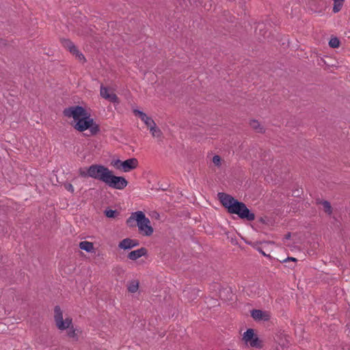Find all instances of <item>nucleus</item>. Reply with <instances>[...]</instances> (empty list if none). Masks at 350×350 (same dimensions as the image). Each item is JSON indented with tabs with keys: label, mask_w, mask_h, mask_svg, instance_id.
Segmentation results:
<instances>
[{
	"label": "nucleus",
	"mask_w": 350,
	"mask_h": 350,
	"mask_svg": "<svg viewBox=\"0 0 350 350\" xmlns=\"http://www.w3.org/2000/svg\"><path fill=\"white\" fill-rule=\"evenodd\" d=\"M63 115L73 118L70 125L77 131L83 132L89 129L90 134H85L86 136H94L100 132V126L91 118L90 113L82 106L74 105L65 108Z\"/></svg>",
	"instance_id": "1"
},
{
	"label": "nucleus",
	"mask_w": 350,
	"mask_h": 350,
	"mask_svg": "<svg viewBox=\"0 0 350 350\" xmlns=\"http://www.w3.org/2000/svg\"><path fill=\"white\" fill-rule=\"evenodd\" d=\"M217 198L221 206L228 213L237 215L240 219L247 221L255 219V214L247 207L244 202L224 192H219Z\"/></svg>",
	"instance_id": "2"
},
{
	"label": "nucleus",
	"mask_w": 350,
	"mask_h": 350,
	"mask_svg": "<svg viewBox=\"0 0 350 350\" xmlns=\"http://www.w3.org/2000/svg\"><path fill=\"white\" fill-rule=\"evenodd\" d=\"M111 171L104 165L95 163L88 167L79 168V175L83 178H92L105 183Z\"/></svg>",
	"instance_id": "3"
},
{
	"label": "nucleus",
	"mask_w": 350,
	"mask_h": 350,
	"mask_svg": "<svg viewBox=\"0 0 350 350\" xmlns=\"http://www.w3.org/2000/svg\"><path fill=\"white\" fill-rule=\"evenodd\" d=\"M242 340L245 343L256 349H262L264 346L263 341L259 338L255 329L252 328H248L243 334Z\"/></svg>",
	"instance_id": "4"
},
{
	"label": "nucleus",
	"mask_w": 350,
	"mask_h": 350,
	"mask_svg": "<svg viewBox=\"0 0 350 350\" xmlns=\"http://www.w3.org/2000/svg\"><path fill=\"white\" fill-rule=\"evenodd\" d=\"M54 320L57 327L60 330H65L72 326V319L70 317L63 319V312L59 306L54 308Z\"/></svg>",
	"instance_id": "5"
},
{
	"label": "nucleus",
	"mask_w": 350,
	"mask_h": 350,
	"mask_svg": "<svg viewBox=\"0 0 350 350\" xmlns=\"http://www.w3.org/2000/svg\"><path fill=\"white\" fill-rule=\"evenodd\" d=\"M105 184L111 188L122 190L128 185L129 182L124 176H116L111 170Z\"/></svg>",
	"instance_id": "6"
},
{
	"label": "nucleus",
	"mask_w": 350,
	"mask_h": 350,
	"mask_svg": "<svg viewBox=\"0 0 350 350\" xmlns=\"http://www.w3.org/2000/svg\"><path fill=\"white\" fill-rule=\"evenodd\" d=\"M137 215L139 221L137 226L139 233L146 237L151 236L154 232V229L150 225V220L146 217L144 212H142V215L140 214Z\"/></svg>",
	"instance_id": "7"
},
{
	"label": "nucleus",
	"mask_w": 350,
	"mask_h": 350,
	"mask_svg": "<svg viewBox=\"0 0 350 350\" xmlns=\"http://www.w3.org/2000/svg\"><path fill=\"white\" fill-rule=\"evenodd\" d=\"M113 165L118 170L124 172H129L135 169L138 165V161L136 158H131L125 161L116 159L113 161Z\"/></svg>",
	"instance_id": "8"
},
{
	"label": "nucleus",
	"mask_w": 350,
	"mask_h": 350,
	"mask_svg": "<svg viewBox=\"0 0 350 350\" xmlns=\"http://www.w3.org/2000/svg\"><path fill=\"white\" fill-rule=\"evenodd\" d=\"M100 94L103 98L113 103V104H119L120 102L117 95L113 92H110L109 88L104 86L103 85H101L100 86Z\"/></svg>",
	"instance_id": "9"
},
{
	"label": "nucleus",
	"mask_w": 350,
	"mask_h": 350,
	"mask_svg": "<svg viewBox=\"0 0 350 350\" xmlns=\"http://www.w3.org/2000/svg\"><path fill=\"white\" fill-rule=\"evenodd\" d=\"M250 314L256 321H268L271 317L269 312L258 309H252L250 311Z\"/></svg>",
	"instance_id": "10"
},
{
	"label": "nucleus",
	"mask_w": 350,
	"mask_h": 350,
	"mask_svg": "<svg viewBox=\"0 0 350 350\" xmlns=\"http://www.w3.org/2000/svg\"><path fill=\"white\" fill-rule=\"evenodd\" d=\"M139 245V241L137 239L125 238L118 243V247L124 250H129Z\"/></svg>",
	"instance_id": "11"
},
{
	"label": "nucleus",
	"mask_w": 350,
	"mask_h": 350,
	"mask_svg": "<svg viewBox=\"0 0 350 350\" xmlns=\"http://www.w3.org/2000/svg\"><path fill=\"white\" fill-rule=\"evenodd\" d=\"M254 32L260 41H261L262 39L268 38L269 35V33L266 29V25L264 23H258L255 27Z\"/></svg>",
	"instance_id": "12"
},
{
	"label": "nucleus",
	"mask_w": 350,
	"mask_h": 350,
	"mask_svg": "<svg viewBox=\"0 0 350 350\" xmlns=\"http://www.w3.org/2000/svg\"><path fill=\"white\" fill-rule=\"evenodd\" d=\"M147 254L148 250L146 247H141L138 250L130 252L127 255V258L132 260H136L142 256H147Z\"/></svg>",
	"instance_id": "13"
},
{
	"label": "nucleus",
	"mask_w": 350,
	"mask_h": 350,
	"mask_svg": "<svg viewBox=\"0 0 350 350\" xmlns=\"http://www.w3.org/2000/svg\"><path fill=\"white\" fill-rule=\"evenodd\" d=\"M60 41L64 48L68 51L72 55H73L75 52H77L78 48L70 39L62 38Z\"/></svg>",
	"instance_id": "14"
},
{
	"label": "nucleus",
	"mask_w": 350,
	"mask_h": 350,
	"mask_svg": "<svg viewBox=\"0 0 350 350\" xmlns=\"http://www.w3.org/2000/svg\"><path fill=\"white\" fill-rule=\"evenodd\" d=\"M133 113L136 116H138L144 123L148 126L154 122L151 117L148 116L144 112L139 109H134Z\"/></svg>",
	"instance_id": "15"
},
{
	"label": "nucleus",
	"mask_w": 350,
	"mask_h": 350,
	"mask_svg": "<svg viewBox=\"0 0 350 350\" xmlns=\"http://www.w3.org/2000/svg\"><path fill=\"white\" fill-rule=\"evenodd\" d=\"M219 297L225 301L232 300L233 293L230 287L222 288L219 291Z\"/></svg>",
	"instance_id": "16"
},
{
	"label": "nucleus",
	"mask_w": 350,
	"mask_h": 350,
	"mask_svg": "<svg viewBox=\"0 0 350 350\" xmlns=\"http://www.w3.org/2000/svg\"><path fill=\"white\" fill-rule=\"evenodd\" d=\"M142 211H138L131 213V215L126 219V225L131 228L135 227L138 224V214L142 215Z\"/></svg>",
	"instance_id": "17"
},
{
	"label": "nucleus",
	"mask_w": 350,
	"mask_h": 350,
	"mask_svg": "<svg viewBox=\"0 0 350 350\" xmlns=\"http://www.w3.org/2000/svg\"><path fill=\"white\" fill-rule=\"evenodd\" d=\"M79 247L81 250H84L89 253H95V248L94 247V244L92 242H89L87 241H81L79 243Z\"/></svg>",
	"instance_id": "18"
},
{
	"label": "nucleus",
	"mask_w": 350,
	"mask_h": 350,
	"mask_svg": "<svg viewBox=\"0 0 350 350\" xmlns=\"http://www.w3.org/2000/svg\"><path fill=\"white\" fill-rule=\"evenodd\" d=\"M250 125L254 130L259 133H264L265 132V128L261 126L258 121L256 120H250Z\"/></svg>",
	"instance_id": "19"
},
{
	"label": "nucleus",
	"mask_w": 350,
	"mask_h": 350,
	"mask_svg": "<svg viewBox=\"0 0 350 350\" xmlns=\"http://www.w3.org/2000/svg\"><path fill=\"white\" fill-rule=\"evenodd\" d=\"M148 127L150 129V131L153 137H159L162 135L161 131L157 126L154 122Z\"/></svg>",
	"instance_id": "20"
},
{
	"label": "nucleus",
	"mask_w": 350,
	"mask_h": 350,
	"mask_svg": "<svg viewBox=\"0 0 350 350\" xmlns=\"http://www.w3.org/2000/svg\"><path fill=\"white\" fill-rule=\"evenodd\" d=\"M104 215L107 218L115 219L120 215V212L108 207L104 211Z\"/></svg>",
	"instance_id": "21"
},
{
	"label": "nucleus",
	"mask_w": 350,
	"mask_h": 350,
	"mask_svg": "<svg viewBox=\"0 0 350 350\" xmlns=\"http://www.w3.org/2000/svg\"><path fill=\"white\" fill-rule=\"evenodd\" d=\"M139 286L138 280H131L128 286V291L134 293L137 291Z\"/></svg>",
	"instance_id": "22"
},
{
	"label": "nucleus",
	"mask_w": 350,
	"mask_h": 350,
	"mask_svg": "<svg viewBox=\"0 0 350 350\" xmlns=\"http://www.w3.org/2000/svg\"><path fill=\"white\" fill-rule=\"evenodd\" d=\"M334 1V6L332 11L334 13H338L342 9L345 0H332Z\"/></svg>",
	"instance_id": "23"
},
{
	"label": "nucleus",
	"mask_w": 350,
	"mask_h": 350,
	"mask_svg": "<svg viewBox=\"0 0 350 350\" xmlns=\"http://www.w3.org/2000/svg\"><path fill=\"white\" fill-rule=\"evenodd\" d=\"M248 244L251 245L254 248L256 249L257 251H258L261 254H262L264 256H267L269 258H271V256L269 254H267L260 247L258 246V245L262 244V243L260 241H256L254 243L250 242Z\"/></svg>",
	"instance_id": "24"
},
{
	"label": "nucleus",
	"mask_w": 350,
	"mask_h": 350,
	"mask_svg": "<svg viewBox=\"0 0 350 350\" xmlns=\"http://www.w3.org/2000/svg\"><path fill=\"white\" fill-rule=\"evenodd\" d=\"M323 206L324 211L328 215H331L332 213V207L329 202L327 200H323L320 202Z\"/></svg>",
	"instance_id": "25"
},
{
	"label": "nucleus",
	"mask_w": 350,
	"mask_h": 350,
	"mask_svg": "<svg viewBox=\"0 0 350 350\" xmlns=\"http://www.w3.org/2000/svg\"><path fill=\"white\" fill-rule=\"evenodd\" d=\"M340 45V41L337 37H332L329 41V46L332 49H337Z\"/></svg>",
	"instance_id": "26"
},
{
	"label": "nucleus",
	"mask_w": 350,
	"mask_h": 350,
	"mask_svg": "<svg viewBox=\"0 0 350 350\" xmlns=\"http://www.w3.org/2000/svg\"><path fill=\"white\" fill-rule=\"evenodd\" d=\"M72 55L75 56V57L79 62H82L83 63H85L86 62V59H85V56L81 51H79V49H77V52H75V53H73Z\"/></svg>",
	"instance_id": "27"
},
{
	"label": "nucleus",
	"mask_w": 350,
	"mask_h": 350,
	"mask_svg": "<svg viewBox=\"0 0 350 350\" xmlns=\"http://www.w3.org/2000/svg\"><path fill=\"white\" fill-rule=\"evenodd\" d=\"M72 55L75 56V57L79 62H82L83 63H85L86 62V59H85V56L81 51H79V49H77V52H75V53H73Z\"/></svg>",
	"instance_id": "28"
},
{
	"label": "nucleus",
	"mask_w": 350,
	"mask_h": 350,
	"mask_svg": "<svg viewBox=\"0 0 350 350\" xmlns=\"http://www.w3.org/2000/svg\"><path fill=\"white\" fill-rule=\"evenodd\" d=\"M72 55L75 56V57L79 62H82L83 63H85L86 62V59H85V56L81 51H79V49H77V52H75V53H73Z\"/></svg>",
	"instance_id": "29"
},
{
	"label": "nucleus",
	"mask_w": 350,
	"mask_h": 350,
	"mask_svg": "<svg viewBox=\"0 0 350 350\" xmlns=\"http://www.w3.org/2000/svg\"><path fill=\"white\" fill-rule=\"evenodd\" d=\"M69 329L67 332V335L70 338H76L77 339V334L75 332V329L72 326L70 328H68Z\"/></svg>",
	"instance_id": "30"
},
{
	"label": "nucleus",
	"mask_w": 350,
	"mask_h": 350,
	"mask_svg": "<svg viewBox=\"0 0 350 350\" xmlns=\"http://www.w3.org/2000/svg\"><path fill=\"white\" fill-rule=\"evenodd\" d=\"M303 193L304 191L302 188H297L293 190V196L296 198H301Z\"/></svg>",
	"instance_id": "31"
},
{
	"label": "nucleus",
	"mask_w": 350,
	"mask_h": 350,
	"mask_svg": "<svg viewBox=\"0 0 350 350\" xmlns=\"http://www.w3.org/2000/svg\"><path fill=\"white\" fill-rule=\"evenodd\" d=\"M212 161L216 166H220L221 163V158L219 155H215L213 157Z\"/></svg>",
	"instance_id": "32"
},
{
	"label": "nucleus",
	"mask_w": 350,
	"mask_h": 350,
	"mask_svg": "<svg viewBox=\"0 0 350 350\" xmlns=\"http://www.w3.org/2000/svg\"><path fill=\"white\" fill-rule=\"evenodd\" d=\"M64 188H65L67 191H68L71 192L72 193H74V191H75V190H74V187H73V186H72V185L71 183H65L64 184Z\"/></svg>",
	"instance_id": "33"
},
{
	"label": "nucleus",
	"mask_w": 350,
	"mask_h": 350,
	"mask_svg": "<svg viewBox=\"0 0 350 350\" xmlns=\"http://www.w3.org/2000/svg\"><path fill=\"white\" fill-rule=\"evenodd\" d=\"M282 261H284L286 263H289V262H293V264L295 265V263L297 261V259L294 257H287V258H286L285 260H282Z\"/></svg>",
	"instance_id": "34"
},
{
	"label": "nucleus",
	"mask_w": 350,
	"mask_h": 350,
	"mask_svg": "<svg viewBox=\"0 0 350 350\" xmlns=\"http://www.w3.org/2000/svg\"><path fill=\"white\" fill-rule=\"evenodd\" d=\"M200 290H197V289H193L192 291H191V294H193V295H198V293H200Z\"/></svg>",
	"instance_id": "35"
},
{
	"label": "nucleus",
	"mask_w": 350,
	"mask_h": 350,
	"mask_svg": "<svg viewBox=\"0 0 350 350\" xmlns=\"http://www.w3.org/2000/svg\"><path fill=\"white\" fill-rule=\"evenodd\" d=\"M291 232H288L287 234H286L284 235V239H289L291 238Z\"/></svg>",
	"instance_id": "36"
},
{
	"label": "nucleus",
	"mask_w": 350,
	"mask_h": 350,
	"mask_svg": "<svg viewBox=\"0 0 350 350\" xmlns=\"http://www.w3.org/2000/svg\"><path fill=\"white\" fill-rule=\"evenodd\" d=\"M286 258L283 256H279L278 258V260L280 261V262H284V261H282V260H285Z\"/></svg>",
	"instance_id": "37"
},
{
	"label": "nucleus",
	"mask_w": 350,
	"mask_h": 350,
	"mask_svg": "<svg viewBox=\"0 0 350 350\" xmlns=\"http://www.w3.org/2000/svg\"><path fill=\"white\" fill-rule=\"evenodd\" d=\"M258 221L262 223V224H265V219L263 217H260L258 219Z\"/></svg>",
	"instance_id": "38"
},
{
	"label": "nucleus",
	"mask_w": 350,
	"mask_h": 350,
	"mask_svg": "<svg viewBox=\"0 0 350 350\" xmlns=\"http://www.w3.org/2000/svg\"><path fill=\"white\" fill-rule=\"evenodd\" d=\"M295 267V264H292L291 265V263H288V267L291 268V269H293Z\"/></svg>",
	"instance_id": "39"
},
{
	"label": "nucleus",
	"mask_w": 350,
	"mask_h": 350,
	"mask_svg": "<svg viewBox=\"0 0 350 350\" xmlns=\"http://www.w3.org/2000/svg\"><path fill=\"white\" fill-rule=\"evenodd\" d=\"M3 231V226L0 224V232Z\"/></svg>",
	"instance_id": "40"
},
{
	"label": "nucleus",
	"mask_w": 350,
	"mask_h": 350,
	"mask_svg": "<svg viewBox=\"0 0 350 350\" xmlns=\"http://www.w3.org/2000/svg\"><path fill=\"white\" fill-rule=\"evenodd\" d=\"M265 243H271V241H265Z\"/></svg>",
	"instance_id": "41"
}]
</instances>
